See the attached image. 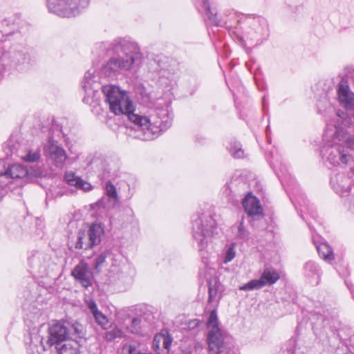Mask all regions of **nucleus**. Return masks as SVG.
I'll return each instance as SVG.
<instances>
[{
	"label": "nucleus",
	"mask_w": 354,
	"mask_h": 354,
	"mask_svg": "<svg viewBox=\"0 0 354 354\" xmlns=\"http://www.w3.org/2000/svg\"><path fill=\"white\" fill-rule=\"evenodd\" d=\"M105 191L109 198L113 199L118 198L116 188L110 181L106 183Z\"/></svg>",
	"instance_id": "obj_36"
},
{
	"label": "nucleus",
	"mask_w": 354,
	"mask_h": 354,
	"mask_svg": "<svg viewBox=\"0 0 354 354\" xmlns=\"http://www.w3.org/2000/svg\"><path fill=\"white\" fill-rule=\"evenodd\" d=\"M203 7L210 24L216 26H220L221 21L217 16V12L215 9L210 8L208 0H203Z\"/></svg>",
	"instance_id": "obj_22"
},
{
	"label": "nucleus",
	"mask_w": 354,
	"mask_h": 354,
	"mask_svg": "<svg viewBox=\"0 0 354 354\" xmlns=\"http://www.w3.org/2000/svg\"><path fill=\"white\" fill-rule=\"evenodd\" d=\"M323 139L325 143L321 155L331 165H347L353 160L350 151H354V136L342 127L339 114L327 124Z\"/></svg>",
	"instance_id": "obj_2"
},
{
	"label": "nucleus",
	"mask_w": 354,
	"mask_h": 354,
	"mask_svg": "<svg viewBox=\"0 0 354 354\" xmlns=\"http://www.w3.org/2000/svg\"><path fill=\"white\" fill-rule=\"evenodd\" d=\"M123 350L126 351L128 354H141L142 353L138 351L134 345L125 344L123 347Z\"/></svg>",
	"instance_id": "obj_38"
},
{
	"label": "nucleus",
	"mask_w": 354,
	"mask_h": 354,
	"mask_svg": "<svg viewBox=\"0 0 354 354\" xmlns=\"http://www.w3.org/2000/svg\"><path fill=\"white\" fill-rule=\"evenodd\" d=\"M90 239H88V236L85 231H80L77 234V239L75 243V248L76 249H84L88 250L91 249L93 247H87V243H89Z\"/></svg>",
	"instance_id": "obj_27"
},
{
	"label": "nucleus",
	"mask_w": 354,
	"mask_h": 354,
	"mask_svg": "<svg viewBox=\"0 0 354 354\" xmlns=\"http://www.w3.org/2000/svg\"><path fill=\"white\" fill-rule=\"evenodd\" d=\"M72 275L84 288H88L92 284V274L87 263L84 262H80L74 268Z\"/></svg>",
	"instance_id": "obj_13"
},
{
	"label": "nucleus",
	"mask_w": 354,
	"mask_h": 354,
	"mask_svg": "<svg viewBox=\"0 0 354 354\" xmlns=\"http://www.w3.org/2000/svg\"><path fill=\"white\" fill-rule=\"evenodd\" d=\"M40 174V172L36 173L35 176H38Z\"/></svg>",
	"instance_id": "obj_45"
},
{
	"label": "nucleus",
	"mask_w": 354,
	"mask_h": 354,
	"mask_svg": "<svg viewBox=\"0 0 354 354\" xmlns=\"http://www.w3.org/2000/svg\"><path fill=\"white\" fill-rule=\"evenodd\" d=\"M82 86L85 93L83 102L91 104L97 99L99 89L101 88L94 69H89L85 73ZM102 90L110 111L115 115L126 117L133 124L135 129L144 132L147 139L157 137L171 126L173 114L169 104L158 106L149 117L143 116L134 113L133 102L125 91L113 84L104 85Z\"/></svg>",
	"instance_id": "obj_1"
},
{
	"label": "nucleus",
	"mask_w": 354,
	"mask_h": 354,
	"mask_svg": "<svg viewBox=\"0 0 354 354\" xmlns=\"http://www.w3.org/2000/svg\"><path fill=\"white\" fill-rule=\"evenodd\" d=\"M97 47L113 54L100 68V74L104 77H116L141 62L142 55L137 44L125 38H117L111 42H101Z\"/></svg>",
	"instance_id": "obj_3"
},
{
	"label": "nucleus",
	"mask_w": 354,
	"mask_h": 354,
	"mask_svg": "<svg viewBox=\"0 0 354 354\" xmlns=\"http://www.w3.org/2000/svg\"><path fill=\"white\" fill-rule=\"evenodd\" d=\"M18 156L24 161L28 162H38L41 158L39 149L28 150L25 154H18Z\"/></svg>",
	"instance_id": "obj_26"
},
{
	"label": "nucleus",
	"mask_w": 354,
	"mask_h": 354,
	"mask_svg": "<svg viewBox=\"0 0 354 354\" xmlns=\"http://www.w3.org/2000/svg\"><path fill=\"white\" fill-rule=\"evenodd\" d=\"M141 318L138 317H133L131 324L127 326L129 332L134 335H140L142 333Z\"/></svg>",
	"instance_id": "obj_29"
},
{
	"label": "nucleus",
	"mask_w": 354,
	"mask_h": 354,
	"mask_svg": "<svg viewBox=\"0 0 354 354\" xmlns=\"http://www.w3.org/2000/svg\"><path fill=\"white\" fill-rule=\"evenodd\" d=\"M317 250L319 255L325 261L330 262L334 259L333 249L328 244L322 243L317 245Z\"/></svg>",
	"instance_id": "obj_23"
},
{
	"label": "nucleus",
	"mask_w": 354,
	"mask_h": 354,
	"mask_svg": "<svg viewBox=\"0 0 354 354\" xmlns=\"http://www.w3.org/2000/svg\"><path fill=\"white\" fill-rule=\"evenodd\" d=\"M299 205L301 206V217L305 219L303 213L308 212L309 213L313 218L315 217V215L313 212V207L312 205H310L309 201L306 198H302L301 202H299Z\"/></svg>",
	"instance_id": "obj_33"
},
{
	"label": "nucleus",
	"mask_w": 354,
	"mask_h": 354,
	"mask_svg": "<svg viewBox=\"0 0 354 354\" xmlns=\"http://www.w3.org/2000/svg\"><path fill=\"white\" fill-rule=\"evenodd\" d=\"M90 239L87 247H93L101 243L102 237L104 234V225L100 223H93L86 232Z\"/></svg>",
	"instance_id": "obj_15"
},
{
	"label": "nucleus",
	"mask_w": 354,
	"mask_h": 354,
	"mask_svg": "<svg viewBox=\"0 0 354 354\" xmlns=\"http://www.w3.org/2000/svg\"><path fill=\"white\" fill-rule=\"evenodd\" d=\"M112 252L109 250H104L95 258L94 263V269L96 270L97 272H100L102 268L106 265V259H112Z\"/></svg>",
	"instance_id": "obj_24"
},
{
	"label": "nucleus",
	"mask_w": 354,
	"mask_h": 354,
	"mask_svg": "<svg viewBox=\"0 0 354 354\" xmlns=\"http://www.w3.org/2000/svg\"><path fill=\"white\" fill-rule=\"evenodd\" d=\"M348 288H349L351 293L354 299V288L352 285H349L348 283H346Z\"/></svg>",
	"instance_id": "obj_42"
},
{
	"label": "nucleus",
	"mask_w": 354,
	"mask_h": 354,
	"mask_svg": "<svg viewBox=\"0 0 354 354\" xmlns=\"http://www.w3.org/2000/svg\"><path fill=\"white\" fill-rule=\"evenodd\" d=\"M84 335V328L82 324L77 322L71 324L68 322H58L49 327L46 345L44 344L42 337H38V339L44 350H46V346L49 348L53 346H58L63 342H65L67 339H82Z\"/></svg>",
	"instance_id": "obj_6"
},
{
	"label": "nucleus",
	"mask_w": 354,
	"mask_h": 354,
	"mask_svg": "<svg viewBox=\"0 0 354 354\" xmlns=\"http://www.w3.org/2000/svg\"><path fill=\"white\" fill-rule=\"evenodd\" d=\"M235 247L236 244L234 243H232L226 247L223 259V262L225 263L230 262L236 257Z\"/></svg>",
	"instance_id": "obj_32"
},
{
	"label": "nucleus",
	"mask_w": 354,
	"mask_h": 354,
	"mask_svg": "<svg viewBox=\"0 0 354 354\" xmlns=\"http://www.w3.org/2000/svg\"><path fill=\"white\" fill-rule=\"evenodd\" d=\"M217 233L216 221L211 215L202 214L193 220V236L198 243V251L203 261L206 265L209 263L208 244L211 238Z\"/></svg>",
	"instance_id": "obj_5"
},
{
	"label": "nucleus",
	"mask_w": 354,
	"mask_h": 354,
	"mask_svg": "<svg viewBox=\"0 0 354 354\" xmlns=\"http://www.w3.org/2000/svg\"><path fill=\"white\" fill-rule=\"evenodd\" d=\"M44 155L47 161L57 169H62L67 159L65 149L51 137L44 146Z\"/></svg>",
	"instance_id": "obj_9"
},
{
	"label": "nucleus",
	"mask_w": 354,
	"mask_h": 354,
	"mask_svg": "<svg viewBox=\"0 0 354 354\" xmlns=\"http://www.w3.org/2000/svg\"><path fill=\"white\" fill-rule=\"evenodd\" d=\"M78 339L66 341L60 346H55L58 354H80Z\"/></svg>",
	"instance_id": "obj_20"
},
{
	"label": "nucleus",
	"mask_w": 354,
	"mask_h": 354,
	"mask_svg": "<svg viewBox=\"0 0 354 354\" xmlns=\"http://www.w3.org/2000/svg\"><path fill=\"white\" fill-rule=\"evenodd\" d=\"M158 66L160 70H168V68L165 66V63H162V64L159 63Z\"/></svg>",
	"instance_id": "obj_43"
},
{
	"label": "nucleus",
	"mask_w": 354,
	"mask_h": 354,
	"mask_svg": "<svg viewBox=\"0 0 354 354\" xmlns=\"http://www.w3.org/2000/svg\"><path fill=\"white\" fill-rule=\"evenodd\" d=\"M172 342L171 337L169 335L168 332L160 333L155 335L153 340V346L156 348L162 347L169 349Z\"/></svg>",
	"instance_id": "obj_21"
},
{
	"label": "nucleus",
	"mask_w": 354,
	"mask_h": 354,
	"mask_svg": "<svg viewBox=\"0 0 354 354\" xmlns=\"http://www.w3.org/2000/svg\"><path fill=\"white\" fill-rule=\"evenodd\" d=\"M32 176L24 165L15 163L6 166L0 162V196L2 198L10 192L24 187L30 182Z\"/></svg>",
	"instance_id": "obj_4"
},
{
	"label": "nucleus",
	"mask_w": 354,
	"mask_h": 354,
	"mask_svg": "<svg viewBox=\"0 0 354 354\" xmlns=\"http://www.w3.org/2000/svg\"><path fill=\"white\" fill-rule=\"evenodd\" d=\"M64 180L68 185L75 186L76 187L79 182H80V178L76 176L73 172H66L64 175Z\"/></svg>",
	"instance_id": "obj_35"
},
{
	"label": "nucleus",
	"mask_w": 354,
	"mask_h": 354,
	"mask_svg": "<svg viewBox=\"0 0 354 354\" xmlns=\"http://www.w3.org/2000/svg\"><path fill=\"white\" fill-rule=\"evenodd\" d=\"M123 335V332L121 329L118 328H114L110 331H108L105 334V338L107 341L111 342L115 339L118 337H122Z\"/></svg>",
	"instance_id": "obj_34"
},
{
	"label": "nucleus",
	"mask_w": 354,
	"mask_h": 354,
	"mask_svg": "<svg viewBox=\"0 0 354 354\" xmlns=\"http://www.w3.org/2000/svg\"><path fill=\"white\" fill-rule=\"evenodd\" d=\"M338 336H339V339H341V341H343L342 335L340 333H338Z\"/></svg>",
	"instance_id": "obj_44"
},
{
	"label": "nucleus",
	"mask_w": 354,
	"mask_h": 354,
	"mask_svg": "<svg viewBox=\"0 0 354 354\" xmlns=\"http://www.w3.org/2000/svg\"><path fill=\"white\" fill-rule=\"evenodd\" d=\"M77 188L82 189L85 192H88L91 190L92 186L90 183L85 182L80 178V182H79Z\"/></svg>",
	"instance_id": "obj_39"
},
{
	"label": "nucleus",
	"mask_w": 354,
	"mask_h": 354,
	"mask_svg": "<svg viewBox=\"0 0 354 354\" xmlns=\"http://www.w3.org/2000/svg\"><path fill=\"white\" fill-rule=\"evenodd\" d=\"M48 257L41 252L32 253L28 259L30 272L35 275L43 276L46 274L48 264Z\"/></svg>",
	"instance_id": "obj_12"
},
{
	"label": "nucleus",
	"mask_w": 354,
	"mask_h": 354,
	"mask_svg": "<svg viewBox=\"0 0 354 354\" xmlns=\"http://www.w3.org/2000/svg\"><path fill=\"white\" fill-rule=\"evenodd\" d=\"M5 73V64L0 62V77Z\"/></svg>",
	"instance_id": "obj_41"
},
{
	"label": "nucleus",
	"mask_w": 354,
	"mask_h": 354,
	"mask_svg": "<svg viewBox=\"0 0 354 354\" xmlns=\"http://www.w3.org/2000/svg\"><path fill=\"white\" fill-rule=\"evenodd\" d=\"M50 12L62 17H72L86 8L89 0H46Z\"/></svg>",
	"instance_id": "obj_8"
},
{
	"label": "nucleus",
	"mask_w": 354,
	"mask_h": 354,
	"mask_svg": "<svg viewBox=\"0 0 354 354\" xmlns=\"http://www.w3.org/2000/svg\"><path fill=\"white\" fill-rule=\"evenodd\" d=\"M323 322L325 326H328L333 331L339 332L342 330L341 328L342 324L338 318L335 316H332L330 319L325 317L323 320Z\"/></svg>",
	"instance_id": "obj_28"
},
{
	"label": "nucleus",
	"mask_w": 354,
	"mask_h": 354,
	"mask_svg": "<svg viewBox=\"0 0 354 354\" xmlns=\"http://www.w3.org/2000/svg\"><path fill=\"white\" fill-rule=\"evenodd\" d=\"M339 103L347 110L354 109V93L345 82H341L337 90Z\"/></svg>",
	"instance_id": "obj_14"
},
{
	"label": "nucleus",
	"mask_w": 354,
	"mask_h": 354,
	"mask_svg": "<svg viewBox=\"0 0 354 354\" xmlns=\"http://www.w3.org/2000/svg\"><path fill=\"white\" fill-rule=\"evenodd\" d=\"M222 291V286L216 278L208 281V304L216 306L220 300L219 292Z\"/></svg>",
	"instance_id": "obj_17"
},
{
	"label": "nucleus",
	"mask_w": 354,
	"mask_h": 354,
	"mask_svg": "<svg viewBox=\"0 0 354 354\" xmlns=\"http://www.w3.org/2000/svg\"><path fill=\"white\" fill-rule=\"evenodd\" d=\"M207 343L209 354H224L228 352L227 333L219 326L216 310H212L207 322Z\"/></svg>",
	"instance_id": "obj_7"
},
{
	"label": "nucleus",
	"mask_w": 354,
	"mask_h": 354,
	"mask_svg": "<svg viewBox=\"0 0 354 354\" xmlns=\"http://www.w3.org/2000/svg\"><path fill=\"white\" fill-rule=\"evenodd\" d=\"M304 274L306 277L314 280L318 284L321 275V270L318 265L313 261L306 262L304 267Z\"/></svg>",
	"instance_id": "obj_19"
},
{
	"label": "nucleus",
	"mask_w": 354,
	"mask_h": 354,
	"mask_svg": "<svg viewBox=\"0 0 354 354\" xmlns=\"http://www.w3.org/2000/svg\"><path fill=\"white\" fill-rule=\"evenodd\" d=\"M244 209L252 221L259 220L263 218V208L259 201L252 194L249 193L242 202Z\"/></svg>",
	"instance_id": "obj_11"
},
{
	"label": "nucleus",
	"mask_w": 354,
	"mask_h": 354,
	"mask_svg": "<svg viewBox=\"0 0 354 354\" xmlns=\"http://www.w3.org/2000/svg\"><path fill=\"white\" fill-rule=\"evenodd\" d=\"M87 305L96 323L103 329H107L109 326V320L107 317L98 310L96 303L91 300L88 301Z\"/></svg>",
	"instance_id": "obj_18"
},
{
	"label": "nucleus",
	"mask_w": 354,
	"mask_h": 354,
	"mask_svg": "<svg viewBox=\"0 0 354 354\" xmlns=\"http://www.w3.org/2000/svg\"><path fill=\"white\" fill-rule=\"evenodd\" d=\"M229 151L230 154L235 158H241L243 157L244 152L241 149V145L239 142L234 141L230 143L229 147Z\"/></svg>",
	"instance_id": "obj_30"
},
{
	"label": "nucleus",
	"mask_w": 354,
	"mask_h": 354,
	"mask_svg": "<svg viewBox=\"0 0 354 354\" xmlns=\"http://www.w3.org/2000/svg\"><path fill=\"white\" fill-rule=\"evenodd\" d=\"M236 238L243 241H247L249 240L250 232L243 225V218L241 219L237 227Z\"/></svg>",
	"instance_id": "obj_31"
},
{
	"label": "nucleus",
	"mask_w": 354,
	"mask_h": 354,
	"mask_svg": "<svg viewBox=\"0 0 354 354\" xmlns=\"http://www.w3.org/2000/svg\"><path fill=\"white\" fill-rule=\"evenodd\" d=\"M28 354H39L37 345L31 343L28 348Z\"/></svg>",
	"instance_id": "obj_40"
},
{
	"label": "nucleus",
	"mask_w": 354,
	"mask_h": 354,
	"mask_svg": "<svg viewBox=\"0 0 354 354\" xmlns=\"http://www.w3.org/2000/svg\"><path fill=\"white\" fill-rule=\"evenodd\" d=\"M92 164L96 167L99 171H102V176L103 178H106L109 176L111 167L106 160L95 159L93 160Z\"/></svg>",
	"instance_id": "obj_25"
},
{
	"label": "nucleus",
	"mask_w": 354,
	"mask_h": 354,
	"mask_svg": "<svg viewBox=\"0 0 354 354\" xmlns=\"http://www.w3.org/2000/svg\"><path fill=\"white\" fill-rule=\"evenodd\" d=\"M330 183L334 190L339 193L341 196H346L351 189L348 178L343 174H337L331 178Z\"/></svg>",
	"instance_id": "obj_16"
},
{
	"label": "nucleus",
	"mask_w": 354,
	"mask_h": 354,
	"mask_svg": "<svg viewBox=\"0 0 354 354\" xmlns=\"http://www.w3.org/2000/svg\"><path fill=\"white\" fill-rule=\"evenodd\" d=\"M279 279V274L275 269L266 267L264 268L260 279L250 281L241 286L240 290L245 291L258 290L266 286L274 284Z\"/></svg>",
	"instance_id": "obj_10"
},
{
	"label": "nucleus",
	"mask_w": 354,
	"mask_h": 354,
	"mask_svg": "<svg viewBox=\"0 0 354 354\" xmlns=\"http://www.w3.org/2000/svg\"><path fill=\"white\" fill-rule=\"evenodd\" d=\"M257 21L259 24L260 28H257V31L261 34L268 32V24L264 18H258Z\"/></svg>",
	"instance_id": "obj_37"
}]
</instances>
